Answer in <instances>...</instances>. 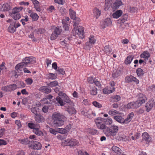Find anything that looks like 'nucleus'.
Segmentation results:
<instances>
[{"label":"nucleus","mask_w":155,"mask_h":155,"mask_svg":"<svg viewBox=\"0 0 155 155\" xmlns=\"http://www.w3.org/2000/svg\"><path fill=\"white\" fill-rule=\"evenodd\" d=\"M52 117L54 123L56 126L63 125L64 124V121L66 120V117L65 116L57 112L53 113Z\"/></svg>","instance_id":"obj_1"},{"label":"nucleus","mask_w":155,"mask_h":155,"mask_svg":"<svg viewBox=\"0 0 155 155\" xmlns=\"http://www.w3.org/2000/svg\"><path fill=\"white\" fill-rule=\"evenodd\" d=\"M59 96L57 97L56 100L58 105L62 106L65 105V102L67 103L71 104L72 102L71 100L65 93L59 92L58 93Z\"/></svg>","instance_id":"obj_2"},{"label":"nucleus","mask_w":155,"mask_h":155,"mask_svg":"<svg viewBox=\"0 0 155 155\" xmlns=\"http://www.w3.org/2000/svg\"><path fill=\"white\" fill-rule=\"evenodd\" d=\"M119 130L118 126L115 125H111L110 127H107L104 132L106 136L109 137L115 136Z\"/></svg>","instance_id":"obj_3"},{"label":"nucleus","mask_w":155,"mask_h":155,"mask_svg":"<svg viewBox=\"0 0 155 155\" xmlns=\"http://www.w3.org/2000/svg\"><path fill=\"white\" fill-rule=\"evenodd\" d=\"M79 142L78 140L74 138H68L67 140H63L61 143L62 146H69L73 147L78 146Z\"/></svg>","instance_id":"obj_4"},{"label":"nucleus","mask_w":155,"mask_h":155,"mask_svg":"<svg viewBox=\"0 0 155 155\" xmlns=\"http://www.w3.org/2000/svg\"><path fill=\"white\" fill-rule=\"evenodd\" d=\"M94 122L97 128L100 130L105 129L107 126L106 125L105 119L103 118L98 117L94 119Z\"/></svg>","instance_id":"obj_5"},{"label":"nucleus","mask_w":155,"mask_h":155,"mask_svg":"<svg viewBox=\"0 0 155 155\" xmlns=\"http://www.w3.org/2000/svg\"><path fill=\"white\" fill-rule=\"evenodd\" d=\"M84 27L79 26L77 27V28H74L72 30V32L74 36L78 35L79 38L82 39L84 38Z\"/></svg>","instance_id":"obj_6"},{"label":"nucleus","mask_w":155,"mask_h":155,"mask_svg":"<svg viewBox=\"0 0 155 155\" xmlns=\"http://www.w3.org/2000/svg\"><path fill=\"white\" fill-rule=\"evenodd\" d=\"M147 100V98L144 95L140 93L137 95V100L136 102L138 106L140 107L143 103H145Z\"/></svg>","instance_id":"obj_7"},{"label":"nucleus","mask_w":155,"mask_h":155,"mask_svg":"<svg viewBox=\"0 0 155 155\" xmlns=\"http://www.w3.org/2000/svg\"><path fill=\"white\" fill-rule=\"evenodd\" d=\"M17 88V85L15 84H13L3 87L2 88V90L5 91H11L15 90Z\"/></svg>","instance_id":"obj_8"},{"label":"nucleus","mask_w":155,"mask_h":155,"mask_svg":"<svg viewBox=\"0 0 155 155\" xmlns=\"http://www.w3.org/2000/svg\"><path fill=\"white\" fill-rule=\"evenodd\" d=\"M35 58L33 57H26L23 60V62L22 63H24V65L26 67L28 64L33 63L35 62Z\"/></svg>","instance_id":"obj_9"},{"label":"nucleus","mask_w":155,"mask_h":155,"mask_svg":"<svg viewBox=\"0 0 155 155\" xmlns=\"http://www.w3.org/2000/svg\"><path fill=\"white\" fill-rule=\"evenodd\" d=\"M125 81L126 83H130L133 81L135 82L136 84L139 83V81L132 75L127 76L125 78Z\"/></svg>","instance_id":"obj_10"},{"label":"nucleus","mask_w":155,"mask_h":155,"mask_svg":"<svg viewBox=\"0 0 155 155\" xmlns=\"http://www.w3.org/2000/svg\"><path fill=\"white\" fill-rule=\"evenodd\" d=\"M31 145L29 147H31V148L37 150L41 149V145L39 142L35 141H33V142H31Z\"/></svg>","instance_id":"obj_11"},{"label":"nucleus","mask_w":155,"mask_h":155,"mask_svg":"<svg viewBox=\"0 0 155 155\" xmlns=\"http://www.w3.org/2000/svg\"><path fill=\"white\" fill-rule=\"evenodd\" d=\"M122 2L121 0H116L111 5L112 8L114 10H116L119 8L120 6L122 5Z\"/></svg>","instance_id":"obj_12"},{"label":"nucleus","mask_w":155,"mask_h":155,"mask_svg":"<svg viewBox=\"0 0 155 155\" xmlns=\"http://www.w3.org/2000/svg\"><path fill=\"white\" fill-rule=\"evenodd\" d=\"M24 63H20L16 65L15 67L16 71L15 72L16 73H19V72L20 73L21 71H22L23 70V69L25 66L24 65Z\"/></svg>","instance_id":"obj_13"},{"label":"nucleus","mask_w":155,"mask_h":155,"mask_svg":"<svg viewBox=\"0 0 155 155\" xmlns=\"http://www.w3.org/2000/svg\"><path fill=\"white\" fill-rule=\"evenodd\" d=\"M52 97L53 96L51 95H47L41 100V102L43 104H49L51 101V99Z\"/></svg>","instance_id":"obj_14"},{"label":"nucleus","mask_w":155,"mask_h":155,"mask_svg":"<svg viewBox=\"0 0 155 155\" xmlns=\"http://www.w3.org/2000/svg\"><path fill=\"white\" fill-rule=\"evenodd\" d=\"M142 140L149 143L151 140V137L147 133L145 132L142 134Z\"/></svg>","instance_id":"obj_15"},{"label":"nucleus","mask_w":155,"mask_h":155,"mask_svg":"<svg viewBox=\"0 0 155 155\" xmlns=\"http://www.w3.org/2000/svg\"><path fill=\"white\" fill-rule=\"evenodd\" d=\"M40 127L38 125L34 130L33 132L37 135L42 136L43 135V133L40 129Z\"/></svg>","instance_id":"obj_16"},{"label":"nucleus","mask_w":155,"mask_h":155,"mask_svg":"<svg viewBox=\"0 0 155 155\" xmlns=\"http://www.w3.org/2000/svg\"><path fill=\"white\" fill-rule=\"evenodd\" d=\"M139 107L136 101L129 103L127 105V108L128 109L136 108Z\"/></svg>","instance_id":"obj_17"},{"label":"nucleus","mask_w":155,"mask_h":155,"mask_svg":"<svg viewBox=\"0 0 155 155\" xmlns=\"http://www.w3.org/2000/svg\"><path fill=\"white\" fill-rule=\"evenodd\" d=\"M31 1L34 5V7L35 10L37 12H40L41 8H40L39 2L36 0H31Z\"/></svg>","instance_id":"obj_18"},{"label":"nucleus","mask_w":155,"mask_h":155,"mask_svg":"<svg viewBox=\"0 0 155 155\" xmlns=\"http://www.w3.org/2000/svg\"><path fill=\"white\" fill-rule=\"evenodd\" d=\"M35 119L36 122L39 123L44 122L45 120L43 116L39 114L35 115Z\"/></svg>","instance_id":"obj_19"},{"label":"nucleus","mask_w":155,"mask_h":155,"mask_svg":"<svg viewBox=\"0 0 155 155\" xmlns=\"http://www.w3.org/2000/svg\"><path fill=\"white\" fill-rule=\"evenodd\" d=\"M123 13V12L120 10H117L112 15L113 17L114 18H118L120 17Z\"/></svg>","instance_id":"obj_20"},{"label":"nucleus","mask_w":155,"mask_h":155,"mask_svg":"<svg viewBox=\"0 0 155 155\" xmlns=\"http://www.w3.org/2000/svg\"><path fill=\"white\" fill-rule=\"evenodd\" d=\"M40 90L46 94H48L51 92V89L47 86H42L40 87Z\"/></svg>","instance_id":"obj_21"},{"label":"nucleus","mask_w":155,"mask_h":155,"mask_svg":"<svg viewBox=\"0 0 155 155\" xmlns=\"http://www.w3.org/2000/svg\"><path fill=\"white\" fill-rule=\"evenodd\" d=\"M140 57L141 58H143L146 60H148L150 57V54L148 51H144L140 54Z\"/></svg>","instance_id":"obj_22"},{"label":"nucleus","mask_w":155,"mask_h":155,"mask_svg":"<svg viewBox=\"0 0 155 155\" xmlns=\"http://www.w3.org/2000/svg\"><path fill=\"white\" fill-rule=\"evenodd\" d=\"M153 105H154V104L153 101H149L147 103L146 108L147 112H149L152 109Z\"/></svg>","instance_id":"obj_23"},{"label":"nucleus","mask_w":155,"mask_h":155,"mask_svg":"<svg viewBox=\"0 0 155 155\" xmlns=\"http://www.w3.org/2000/svg\"><path fill=\"white\" fill-rule=\"evenodd\" d=\"M134 116L133 112L130 113L128 115L127 118L124 119V124H127L130 122Z\"/></svg>","instance_id":"obj_24"},{"label":"nucleus","mask_w":155,"mask_h":155,"mask_svg":"<svg viewBox=\"0 0 155 155\" xmlns=\"http://www.w3.org/2000/svg\"><path fill=\"white\" fill-rule=\"evenodd\" d=\"M23 8L22 7H16L13 8L12 12L10 13H19V12L22 10Z\"/></svg>","instance_id":"obj_25"},{"label":"nucleus","mask_w":155,"mask_h":155,"mask_svg":"<svg viewBox=\"0 0 155 155\" xmlns=\"http://www.w3.org/2000/svg\"><path fill=\"white\" fill-rule=\"evenodd\" d=\"M133 59L134 57L132 55L127 56L124 61V63L127 65L130 64Z\"/></svg>","instance_id":"obj_26"},{"label":"nucleus","mask_w":155,"mask_h":155,"mask_svg":"<svg viewBox=\"0 0 155 155\" xmlns=\"http://www.w3.org/2000/svg\"><path fill=\"white\" fill-rule=\"evenodd\" d=\"M101 14V11L97 8H95L93 10V15L96 18V19L98 18Z\"/></svg>","instance_id":"obj_27"},{"label":"nucleus","mask_w":155,"mask_h":155,"mask_svg":"<svg viewBox=\"0 0 155 155\" xmlns=\"http://www.w3.org/2000/svg\"><path fill=\"white\" fill-rule=\"evenodd\" d=\"M114 118L117 122L122 124H124V119L122 117L119 116H114Z\"/></svg>","instance_id":"obj_28"},{"label":"nucleus","mask_w":155,"mask_h":155,"mask_svg":"<svg viewBox=\"0 0 155 155\" xmlns=\"http://www.w3.org/2000/svg\"><path fill=\"white\" fill-rule=\"evenodd\" d=\"M108 114L114 116H117L120 114L119 111H117L114 109H111L108 111Z\"/></svg>","instance_id":"obj_29"},{"label":"nucleus","mask_w":155,"mask_h":155,"mask_svg":"<svg viewBox=\"0 0 155 155\" xmlns=\"http://www.w3.org/2000/svg\"><path fill=\"white\" fill-rule=\"evenodd\" d=\"M2 9L4 11H8L10 9L11 7L9 4L7 3H5L2 5Z\"/></svg>","instance_id":"obj_30"},{"label":"nucleus","mask_w":155,"mask_h":155,"mask_svg":"<svg viewBox=\"0 0 155 155\" xmlns=\"http://www.w3.org/2000/svg\"><path fill=\"white\" fill-rule=\"evenodd\" d=\"M9 15L15 20H18L21 17L20 13H10Z\"/></svg>","instance_id":"obj_31"},{"label":"nucleus","mask_w":155,"mask_h":155,"mask_svg":"<svg viewBox=\"0 0 155 155\" xmlns=\"http://www.w3.org/2000/svg\"><path fill=\"white\" fill-rule=\"evenodd\" d=\"M31 112L35 114V115L38 114V112L39 111V109L37 107L33 105L31 108Z\"/></svg>","instance_id":"obj_32"},{"label":"nucleus","mask_w":155,"mask_h":155,"mask_svg":"<svg viewBox=\"0 0 155 155\" xmlns=\"http://www.w3.org/2000/svg\"><path fill=\"white\" fill-rule=\"evenodd\" d=\"M115 90V88L114 87H113L112 90H109L107 88H105L103 89V92L105 94H109L114 91Z\"/></svg>","instance_id":"obj_33"},{"label":"nucleus","mask_w":155,"mask_h":155,"mask_svg":"<svg viewBox=\"0 0 155 155\" xmlns=\"http://www.w3.org/2000/svg\"><path fill=\"white\" fill-rule=\"evenodd\" d=\"M76 12L71 9L69 10V15L72 19H75L76 18Z\"/></svg>","instance_id":"obj_34"},{"label":"nucleus","mask_w":155,"mask_h":155,"mask_svg":"<svg viewBox=\"0 0 155 155\" xmlns=\"http://www.w3.org/2000/svg\"><path fill=\"white\" fill-rule=\"evenodd\" d=\"M104 51L107 54H111L112 50L108 45L105 46L104 49Z\"/></svg>","instance_id":"obj_35"},{"label":"nucleus","mask_w":155,"mask_h":155,"mask_svg":"<svg viewBox=\"0 0 155 155\" xmlns=\"http://www.w3.org/2000/svg\"><path fill=\"white\" fill-rule=\"evenodd\" d=\"M112 150L114 152L118 154L121 153V149L117 146H113L112 147Z\"/></svg>","instance_id":"obj_36"},{"label":"nucleus","mask_w":155,"mask_h":155,"mask_svg":"<svg viewBox=\"0 0 155 155\" xmlns=\"http://www.w3.org/2000/svg\"><path fill=\"white\" fill-rule=\"evenodd\" d=\"M30 16L32 18V20L34 21H37L39 18L37 14L34 12L30 15Z\"/></svg>","instance_id":"obj_37"},{"label":"nucleus","mask_w":155,"mask_h":155,"mask_svg":"<svg viewBox=\"0 0 155 155\" xmlns=\"http://www.w3.org/2000/svg\"><path fill=\"white\" fill-rule=\"evenodd\" d=\"M136 72L138 77L143 75L144 73V71L141 68L137 69L136 70Z\"/></svg>","instance_id":"obj_38"},{"label":"nucleus","mask_w":155,"mask_h":155,"mask_svg":"<svg viewBox=\"0 0 155 155\" xmlns=\"http://www.w3.org/2000/svg\"><path fill=\"white\" fill-rule=\"evenodd\" d=\"M112 23L111 21L110 18H106L104 23V25L105 27L108 26L110 25H111Z\"/></svg>","instance_id":"obj_39"},{"label":"nucleus","mask_w":155,"mask_h":155,"mask_svg":"<svg viewBox=\"0 0 155 155\" xmlns=\"http://www.w3.org/2000/svg\"><path fill=\"white\" fill-rule=\"evenodd\" d=\"M67 110L69 114H75L76 113V110L73 107H68L67 108Z\"/></svg>","instance_id":"obj_40"},{"label":"nucleus","mask_w":155,"mask_h":155,"mask_svg":"<svg viewBox=\"0 0 155 155\" xmlns=\"http://www.w3.org/2000/svg\"><path fill=\"white\" fill-rule=\"evenodd\" d=\"M9 31L12 33H14L15 31V24L12 25L11 24L8 27Z\"/></svg>","instance_id":"obj_41"},{"label":"nucleus","mask_w":155,"mask_h":155,"mask_svg":"<svg viewBox=\"0 0 155 155\" xmlns=\"http://www.w3.org/2000/svg\"><path fill=\"white\" fill-rule=\"evenodd\" d=\"M105 124H106V125H110L113 123V120L110 117H108L105 119Z\"/></svg>","instance_id":"obj_42"},{"label":"nucleus","mask_w":155,"mask_h":155,"mask_svg":"<svg viewBox=\"0 0 155 155\" xmlns=\"http://www.w3.org/2000/svg\"><path fill=\"white\" fill-rule=\"evenodd\" d=\"M29 18L27 15H25L24 18L22 19L21 20V22L22 23V24L23 25H25L26 24V22H27L28 21Z\"/></svg>","instance_id":"obj_43"},{"label":"nucleus","mask_w":155,"mask_h":155,"mask_svg":"<svg viewBox=\"0 0 155 155\" xmlns=\"http://www.w3.org/2000/svg\"><path fill=\"white\" fill-rule=\"evenodd\" d=\"M37 124L33 123H29L28 124V127L31 129H32L33 130L35 129L36 127L38 126Z\"/></svg>","instance_id":"obj_44"},{"label":"nucleus","mask_w":155,"mask_h":155,"mask_svg":"<svg viewBox=\"0 0 155 155\" xmlns=\"http://www.w3.org/2000/svg\"><path fill=\"white\" fill-rule=\"evenodd\" d=\"M62 30L60 28L58 27H56L53 31L54 33L58 35H60L61 32Z\"/></svg>","instance_id":"obj_45"},{"label":"nucleus","mask_w":155,"mask_h":155,"mask_svg":"<svg viewBox=\"0 0 155 155\" xmlns=\"http://www.w3.org/2000/svg\"><path fill=\"white\" fill-rule=\"evenodd\" d=\"M18 140L21 143L24 144H28L29 142H30L28 138L23 139H20L19 140Z\"/></svg>","instance_id":"obj_46"},{"label":"nucleus","mask_w":155,"mask_h":155,"mask_svg":"<svg viewBox=\"0 0 155 155\" xmlns=\"http://www.w3.org/2000/svg\"><path fill=\"white\" fill-rule=\"evenodd\" d=\"M91 94L93 95H96L97 93V90L95 87L92 88L90 91Z\"/></svg>","instance_id":"obj_47"},{"label":"nucleus","mask_w":155,"mask_h":155,"mask_svg":"<svg viewBox=\"0 0 155 155\" xmlns=\"http://www.w3.org/2000/svg\"><path fill=\"white\" fill-rule=\"evenodd\" d=\"M89 41L91 43L94 44L96 42V40L94 37L93 35H91L89 38Z\"/></svg>","instance_id":"obj_48"},{"label":"nucleus","mask_w":155,"mask_h":155,"mask_svg":"<svg viewBox=\"0 0 155 155\" xmlns=\"http://www.w3.org/2000/svg\"><path fill=\"white\" fill-rule=\"evenodd\" d=\"M48 77L49 79L51 80L55 79L57 78V76L55 74L51 73L48 74Z\"/></svg>","instance_id":"obj_49"},{"label":"nucleus","mask_w":155,"mask_h":155,"mask_svg":"<svg viewBox=\"0 0 155 155\" xmlns=\"http://www.w3.org/2000/svg\"><path fill=\"white\" fill-rule=\"evenodd\" d=\"M57 132L60 133L62 134H65L67 133V131L65 128H58Z\"/></svg>","instance_id":"obj_50"},{"label":"nucleus","mask_w":155,"mask_h":155,"mask_svg":"<svg viewBox=\"0 0 155 155\" xmlns=\"http://www.w3.org/2000/svg\"><path fill=\"white\" fill-rule=\"evenodd\" d=\"M58 83L57 81H53L49 83L48 85L51 87H56L58 85Z\"/></svg>","instance_id":"obj_51"},{"label":"nucleus","mask_w":155,"mask_h":155,"mask_svg":"<svg viewBox=\"0 0 155 155\" xmlns=\"http://www.w3.org/2000/svg\"><path fill=\"white\" fill-rule=\"evenodd\" d=\"M88 132L92 135L96 134L97 132V130L94 129H89L88 130Z\"/></svg>","instance_id":"obj_52"},{"label":"nucleus","mask_w":155,"mask_h":155,"mask_svg":"<svg viewBox=\"0 0 155 155\" xmlns=\"http://www.w3.org/2000/svg\"><path fill=\"white\" fill-rule=\"evenodd\" d=\"M119 75V71H114L112 74V76L114 78H117Z\"/></svg>","instance_id":"obj_53"},{"label":"nucleus","mask_w":155,"mask_h":155,"mask_svg":"<svg viewBox=\"0 0 155 155\" xmlns=\"http://www.w3.org/2000/svg\"><path fill=\"white\" fill-rule=\"evenodd\" d=\"M58 35L56 34H55L53 32L51 34V37L50 39L51 40H55L58 37Z\"/></svg>","instance_id":"obj_54"},{"label":"nucleus","mask_w":155,"mask_h":155,"mask_svg":"<svg viewBox=\"0 0 155 155\" xmlns=\"http://www.w3.org/2000/svg\"><path fill=\"white\" fill-rule=\"evenodd\" d=\"M92 104L94 106L98 108H101L102 107L101 104L96 101H93Z\"/></svg>","instance_id":"obj_55"},{"label":"nucleus","mask_w":155,"mask_h":155,"mask_svg":"<svg viewBox=\"0 0 155 155\" xmlns=\"http://www.w3.org/2000/svg\"><path fill=\"white\" fill-rule=\"evenodd\" d=\"M73 19L74 20V25L75 26H77L80 21V19L79 18H77L76 17L75 19Z\"/></svg>","instance_id":"obj_56"},{"label":"nucleus","mask_w":155,"mask_h":155,"mask_svg":"<svg viewBox=\"0 0 155 155\" xmlns=\"http://www.w3.org/2000/svg\"><path fill=\"white\" fill-rule=\"evenodd\" d=\"M57 71L58 72V74H64L65 73V71L62 68H58L57 70Z\"/></svg>","instance_id":"obj_57"},{"label":"nucleus","mask_w":155,"mask_h":155,"mask_svg":"<svg viewBox=\"0 0 155 155\" xmlns=\"http://www.w3.org/2000/svg\"><path fill=\"white\" fill-rule=\"evenodd\" d=\"M63 28L65 31H68L69 30V25L68 23H62Z\"/></svg>","instance_id":"obj_58"},{"label":"nucleus","mask_w":155,"mask_h":155,"mask_svg":"<svg viewBox=\"0 0 155 155\" xmlns=\"http://www.w3.org/2000/svg\"><path fill=\"white\" fill-rule=\"evenodd\" d=\"M110 4L105 2V5L104 7V10H107L110 8Z\"/></svg>","instance_id":"obj_59"},{"label":"nucleus","mask_w":155,"mask_h":155,"mask_svg":"<svg viewBox=\"0 0 155 155\" xmlns=\"http://www.w3.org/2000/svg\"><path fill=\"white\" fill-rule=\"evenodd\" d=\"M114 101L117 102L119 101L120 99V97L118 95H116L113 97Z\"/></svg>","instance_id":"obj_60"},{"label":"nucleus","mask_w":155,"mask_h":155,"mask_svg":"<svg viewBox=\"0 0 155 155\" xmlns=\"http://www.w3.org/2000/svg\"><path fill=\"white\" fill-rule=\"evenodd\" d=\"M57 137L58 140H62L66 139V137L64 135L62 136L61 135H58L57 136Z\"/></svg>","instance_id":"obj_61"},{"label":"nucleus","mask_w":155,"mask_h":155,"mask_svg":"<svg viewBox=\"0 0 155 155\" xmlns=\"http://www.w3.org/2000/svg\"><path fill=\"white\" fill-rule=\"evenodd\" d=\"M25 81L27 84L31 85L33 82V80L32 79L28 78L25 80Z\"/></svg>","instance_id":"obj_62"},{"label":"nucleus","mask_w":155,"mask_h":155,"mask_svg":"<svg viewBox=\"0 0 155 155\" xmlns=\"http://www.w3.org/2000/svg\"><path fill=\"white\" fill-rule=\"evenodd\" d=\"M78 155H89L86 152H83L81 150H79L78 152Z\"/></svg>","instance_id":"obj_63"},{"label":"nucleus","mask_w":155,"mask_h":155,"mask_svg":"<svg viewBox=\"0 0 155 155\" xmlns=\"http://www.w3.org/2000/svg\"><path fill=\"white\" fill-rule=\"evenodd\" d=\"M94 78H93V77H90L88 78V82L90 84H93L94 83Z\"/></svg>","instance_id":"obj_64"}]
</instances>
